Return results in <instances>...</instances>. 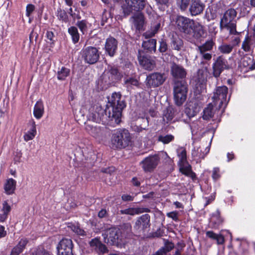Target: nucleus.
<instances>
[{
    "mask_svg": "<svg viewBox=\"0 0 255 255\" xmlns=\"http://www.w3.org/2000/svg\"><path fill=\"white\" fill-rule=\"evenodd\" d=\"M111 107L104 109L99 104L92 106L89 109V119L96 123H108L115 126L121 121L122 110L126 107V103L122 100L121 95L118 93L112 94Z\"/></svg>",
    "mask_w": 255,
    "mask_h": 255,
    "instance_id": "f257e3e1",
    "label": "nucleus"
},
{
    "mask_svg": "<svg viewBox=\"0 0 255 255\" xmlns=\"http://www.w3.org/2000/svg\"><path fill=\"white\" fill-rule=\"evenodd\" d=\"M188 92V85L184 80H176L173 85V97L175 103L181 106L185 101Z\"/></svg>",
    "mask_w": 255,
    "mask_h": 255,
    "instance_id": "f03ea898",
    "label": "nucleus"
},
{
    "mask_svg": "<svg viewBox=\"0 0 255 255\" xmlns=\"http://www.w3.org/2000/svg\"><path fill=\"white\" fill-rule=\"evenodd\" d=\"M130 140L129 133L126 129L115 130L111 139V147L113 149L126 147Z\"/></svg>",
    "mask_w": 255,
    "mask_h": 255,
    "instance_id": "7ed1b4c3",
    "label": "nucleus"
},
{
    "mask_svg": "<svg viewBox=\"0 0 255 255\" xmlns=\"http://www.w3.org/2000/svg\"><path fill=\"white\" fill-rule=\"evenodd\" d=\"M236 16L237 12L235 9L230 8L226 11L221 20V26L226 28L231 34L238 33L236 30V23L234 20Z\"/></svg>",
    "mask_w": 255,
    "mask_h": 255,
    "instance_id": "20e7f679",
    "label": "nucleus"
},
{
    "mask_svg": "<svg viewBox=\"0 0 255 255\" xmlns=\"http://www.w3.org/2000/svg\"><path fill=\"white\" fill-rule=\"evenodd\" d=\"M174 25L181 32L189 34L192 32V26L194 25V20L188 17L177 15L174 20Z\"/></svg>",
    "mask_w": 255,
    "mask_h": 255,
    "instance_id": "39448f33",
    "label": "nucleus"
},
{
    "mask_svg": "<svg viewBox=\"0 0 255 255\" xmlns=\"http://www.w3.org/2000/svg\"><path fill=\"white\" fill-rule=\"evenodd\" d=\"M81 55L85 63L94 64L99 60L100 53L97 48L94 46H87L81 51Z\"/></svg>",
    "mask_w": 255,
    "mask_h": 255,
    "instance_id": "423d86ee",
    "label": "nucleus"
},
{
    "mask_svg": "<svg viewBox=\"0 0 255 255\" xmlns=\"http://www.w3.org/2000/svg\"><path fill=\"white\" fill-rule=\"evenodd\" d=\"M122 5L125 15H129L133 11H139L143 9L145 5V0H125Z\"/></svg>",
    "mask_w": 255,
    "mask_h": 255,
    "instance_id": "0eeeda50",
    "label": "nucleus"
},
{
    "mask_svg": "<svg viewBox=\"0 0 255 255\" xmlns=\"http://www.w3.org/2000/svg\"><path fill=\"white\" fill-rule=\"evenodd\" d=\"M161 155L169 157L166 152H162L159 154L149 156L144 159L140 162L143 170L145 172L152 171L158 165L160 160V156Z\"/></svg>",
    "mask_w": 255,
    "mask_h": 255,
    "instance_id": "6e6552de",
    "label": "nucleus"
},
{
    "mask_svg": "<svg viewBox=\"0 0 255 255\" xmlns=\"http://www.w3.org/2000/svg\"><path fill=\"white\" fill-rule=\"evenodd\" d=\"M85 128L89 134L99 142L105 139L108 133V129L105 127L87 124Z\"/></svg>",
    "mask_w": 255,
    "mask_h": 255,
    "instance_id": "1a4fd4ad",
    "label": "nucleus"
},
{
    "mask_svg": "<svg viewBox=\"0 0 255 255\" xmlns=\"http://www.w3.org/2000/svg\"><path fill=\"white\" fill-rule=\"evenodd\" d=\"M228 90V88L225 86L216 88L212 97L214 106L218 105V108L220 109L223 104L227 103L226 97Z\"/></svg>",
    "mask_w": 255,
    "mask_h": 255,
    "instance_id": "9d476101",
    "label": "nucleus"
},
{
    "mask_svg": "<svg viewBox=\"0 0 255 255\" xmlns=\"http://www.w3.org/2000/svg\"><path fill=\"white\" fill-rule=\"evenodd\" d=\"M166 80L164 74L154 72L149 74L146 78V84L149 87H157L162 85Z\"/></svg>",
    "mask_w": 255,
    "mask_h": 255,
    "instance_id": "9b49d317",
    "label": "nucleus"
},
{
    "mask_svg": "<svg viewBox=\"0 0 255 255\" xmlns=\"http://www.w3.org/2000/svg\"><path fill=\"white\" fill-rule=\"evenodd\" d=\"M229 68L227 60L223 56L218 57L213 64L214 76L219 77L224 70L228 69Z\"/></svg>",
    "mask_w": 255,
    "mask_h": 255,
    "instance_id": "f8f14e48",
    "label": "nucleus"
},
{
    "mask_svg": "<svg viewBox=\"0 0 255 255\" xmlns=\"http://www.w3.org/2000/svg\"><path fill=\"white\" fill-rule=\"evenodd\" d=\"M137 58L139 64L145 70H152L155 66L154 59L142 50H138Z\"/></svg>",
    "mask_w": 255,
    "mask_h": 255,
    "instance_id": "ddd939ff",
    "label": "nucleus"
},
{
    "mask_svg": "<svg viewBox=\"0 0 255 255\" xmlns=\"http://www.w3.org/2000/svg\"><path fill=\"white\" fill-rule=\"evenodd\" d=\"M73 243L70 239H63L59 242L57 247L58 255H73Z\"/></svg>",
    "mask_w": 255,
    "mask_h": 255,
    "instance_id": "4468645a",
    "label": "nucleus"
},
{
    "mask_svg": "<svg viewBox=\"0 0 255 255\" xmlns=\"http://www.w3.org/2000/svg\"><path fill=\"white\" fill-rule=\"evenodd\" d=\"M150 217V216L145 214L137 218L133 226L134 230L138 232H143L149 228Z\"/></svg>",
    "mask_w": 255,
    "mask_h": 255,
    "instance_id": "2eb2a0df",
    "label": "nucleus"
},
{
    "mask_svg": "<svg viewBox=\"0 0 255 255\" xmlns=\"http://www.w3.org/2000/svg\"><path fill=\"white\" fill-rule=\"evenodd\" d=\"M205 7V4L201 0H191L189 12L192 16H197L203 13Z\"/></svg>",
    "mask_w": 255,
    "mask_h": 255,
    "instance_id": "dca6fc26",
    "label": "nucleus"
},
{
    "mask_svg": "<svg viewBox=\"0 0 255 255\" xmlns=\"http://www.w3.org/2000/svg\"><path fill=\"white\" fill-rule=\"evenodd\" d=\"M105 48L106 53L111 57H113L118 49V41L114 37H110L107 39Z\"/></svg>",
    "mask_w": 255,
    "mask_h": 255,
    "instance_id": "f3484780",
    "label": "nucleus"
},
{
    "mask_svg": "<svg viewBox=\"0 0 255 255\" xmlns=\"http://www.w3.org/2000/svg\"><path fill=\"white\" fill-rule=\"evenodd\" d=\"M105 242L110 245H114L118 243L119 238V230L116 228L110 229L105 234Z\"/></svg>",
    "mask_w": 255,
    "mask_h": 255,
    "instance_id": "a211bd4d",
    "label": "nucleus"
},
{
    "mask_svg": "<svg viewBox=\"0 0 255 255\" xmlns=\"http://www.w3.org/2000/svg\"><path fill=\"white\" fill-rule=\"evenodd\" d=\"M171 73L172 76L176 79H183L186 75L185 70L182 66L175 63H173L171 67Z\"/></svg>",
    "mask_w": 255,
    "mask_h": 255,
    "instance_id": "6ab92c4d",
    "label": "nucleus"
},
{
    "mask_svg": "<svg viewBox=\"0 0 255 255\" xmlns=\"http://www.w3.org/2000/svg\"><path fill=\"white\" fill-rule=\"evenodd\" d=\"M200 111V106L196 100L191 101L186 109V113L188 117L195 116Z\"/></svg>",
    "mask_w": 255,
    "mask_h": 255,
    "instance_id": "aec40b11",
    "label": "nucleus"
},
{
    "mask_svg": "<svg viewBox=\"0 0 255 255\" xmlns=\"http://www.w3.org/2000/svg\"><path fill=\"white\" fill-rule=\"evenodd\" d=\"M90 245L93 250L99 253L105 254L108 252L106 246L97 238L92 239L90 242Z\"/></svg>",
    "mask_w": 255,
    "mask_h": 255,
    "instance_id": "412c9836",
    "label": "nucleus"
},
{
    "mask_svg": "<svg viewBox=\"0 0 255 255\" xmlns=\"http://www.w3.org/2000/svg\"><path fill=\"white\" fill-rule=\"evenodd\" d=\"M120 74L117 68L111 67L108 71H105L103 75V78L106 80L108 79L109 82H113L119 79Z\"/></svg>",
    "mask_w": 255,
    "mask_h": 255,
    "instance_id": "4be33fe9",
    "label": "nucleus"
},
{
    "mask_svg": "<svg viewBox=\"0 0 255 255\" xmlns=\"http://www.w3.org/2000/svg\"><path fill=\"white\" fill-rule=\"evenodd\" d=\"M30 128L27 132H25L23 135L24 141H28L32 140L36 135V125L33 120L29 122Z\"/></svg>",
    "mask_w": 255,
    "mask_h": 255,
    "instance_id": "5701e85b",
    "label": "nucleus"
},
{
    "mask_svg": "<svg viewBox=\"0 0 255 255\" xmlns=\"http://www.w3.org/2000/svg\"><path fill=\"white\" fill-rule=\"evenodd\" d=\"M44 105L41 100L37 101L33 109V115L36 119H40L44 114Z\"/></svg>",
    "mask_w": 255,
    "mask_h": 255,
    "instance_id": "b1692460",
    "label": "nucleus"
},
{
    "mask_svg": "<svg viewBox=\"0 0 255 255\" xmlns=\"http://www.w3.org/2000/svg\"><path fill=\"white\" fill-rule=\"evenodd\" d=\"M156 40L155 39H149L142 42V46L147 52H155L156 49Z\"/></svg>",
    "mask_w": 255,
    "mask_h": 255,
    "instance_id": "393cba45",
    "label": "nucleus"
},
{
    "mask_svg": "<svg viewBox=\"0 0 255 255\" xmlns=\"http://www.w3.org/2000/svg\"><path fill=\"white\" fill-rule=\"evenodd\" d=\"M209 148L207 147L205 149V151H203L201 147H194L192 151V156L197 160H201L203 159L205 155L209 152Z\"/></svg>",
    "mask_w": 255,
    "mask_h": 255,
    "instance_id": "a878e982",
    "label": "nucleus"
},
{
    "mask_svg": "<svg viewBox=\"0 0 255 255\" xmlns=\"http://www.w3.org/2000/svg\"><path fill=\"white\" fill-rule=\"evenodd\" d=\"M134 26L137 30H141L144 23L143 15L141 13H137L132 17Z\"/></svg>",
    "mask_w": 255,
    "mask_h": 255,
    "instance_id": "bb28decb",
    "label": "nucleus"
},
{
    "mask_svg": "<svg viewBox=\"0 0 255 255\" xmlns=\"http://www.w3.org/2000/svg\"><path fill=\"white\" fill-rule=\"evenodd\" d=\"M28 242V240L26 238L21 239L17 246L12 249L11 251V255H19L25 249Z\"/></svg>",
    "mask_w": 255,
    "mask_h": 255,
    "instance_id": "cd10ccee",
    "label": "nucleus"
},
{
    "mask_svg": "<svg viewBox=\"0 0 255 255\" xmlns=\"http://www.w3.org/2000/svg\"><path fill=\"white\" fill-rule=\"evenodd\" d=\"M16 184V181L12 178L7 180L4 186L5 193L7 195L12 194L15 189Z\"/></svg>",
    "mask_w": 255,
    "mask_h": 255,
    "instance_id": "c85d7f7f",
    "label": "nucleus"
},
{
    "mask_svg": "<svg viewBox=\"0 0 255 255\" xmlns=\"http://www.w3.org/2000/svg\"><path fill=\"white\" fill-rule=\"evenodd\" d=\"M161 27L160 22H156L152 24L150 29L143 33V36L146 39H148L154 36Z\"/></svg>",
    "mask_w": 255,
    "mask_h": 255,
    "instance_id": "c756f323",
    "label": "nucleus"
},
{
    "mask_svg": "<svg viewBox=\"0 0 255 255\" xmlns=\"http://www.w3.org/2000/svg\"><path fill=\"white\" fill-rule=\"evenodd\" d=\"M207 76V69H201L198 71L197 81V84L201 85V87L203 88L206 81V78Z\"/></svg>",
    "mask_w": 255,
    "mask_h": 255,
    "instance_id": "7c9ffc66",
    "label": "nucleus"
},
{
    "mask_svg": "<svg viewBox=\"0 0 255 255\" xmlns=\"http://www.w3.org/2000/svg\"><path fill=\"white\" fill-rule=\"evenodd\" d=\"M170 47L174 50L179 51L183 47V42L178 36H173L171 39Z\"/></svg>",
    "mask_w": 255,
    "mask_h": 255,
    "instance_id": "2f4dec72",
    "label": "nucleus"
},
{
    "mask_svg": "<svg viewBox=\"0 0 255 255\" xmlns=\"http://www.w3.org/2000/svg\"><path fill=\"white\" fill-rule=\"evenodd\" d=\"M192 31H193L194 36L197 38L202 36L204 34L203 26L199 22H195L194 20V25L192 26Z\"/></svg>",
    "mask_w": 255,
    "mask_h": 255,
    "instance_id": "473e14b6",
    "label": "nucleus"
},
{
    "mask_svg": "<svg viewBox=\"0 0 255 255\" xmlns=\"http://www.w3.org/2000/svg\"><path fill=\"white\" fill-rule=\"evenodd\" d=\"M180 170L183 174L191 177L192 179L195 177V173L192 171L191 166L189 164H180Z\"/></svg>",
    "mask_w": 255,
    "mask_h": 255,
    "instance_id": "72a5a7b5",
    "label": "nucleus"
},
{
    "mask_svg": "<svg viewBox=\"0 0 255 255\" xmlns=\"http://www.w3.org/2000/svg\"><path fill=\"white\" fill-rule=\"evenodd\" d=\"M68 32L71 36L72 42L74 44L77 43L80 39L77 28L75 26H71L68 28Z\"/></svg>",
    "mask_w": 255,
    "mask_h": 255,
    "instance_id": "f704fd0d",
    "label": "nucleus"
},
{
    "mask_svg": "<svg viewBox=\"0 0 255 255\" xmlns=\"http://www.w3.org/2000/svg\"><path fill=\"white\" fill-rule=\"evenodd\" d=\"M206 236L213 240H215L218 245L223 244L225 242L224 237L221 234H216L212 231H207Z\"/></svg>",
    "mask_w": 255,
    "mask_h": 255,
    "instance_id": "c9c22d12",
    "label": "nucleus"
},
{
    "mask_svg": "<svg viewBox=\"0 0 255 255\" xmlns=\"http://www.w3.org/2000/svg\"><path fill=\"white\" fill-rule=\"evenodd\" d=\"M222 222V220L220 216V212L218 210H217L215 213L213 214L210 219V223L213 224V227L216 228Z\"/></svg>",
    "mask_w": 255,
    "mask_h": 255,
    "instance_id": "e433bc0d",
    "label": "nucleus"
},
{
    "mask_svg": "<svg viewBox=\"0 0 255 255\" xmlns=\"http://www.w3.org/2000/svg\"><path fill=\"white\" fill-rule=\"evenodd\" d=\"M234 47V45L222 43L218 47V50L222 54H228L233 51Z\"/></svg>",
    "mask_w": 255,
    "mask_h": 255,
    "instance_id": "4c0bfd02",
    "label": "nucleus"
},
{
    "mask_svg": "<svg viewBox=\"0 0 255 255\" xmlns=\"http://www.w3.org/2000/svg\"><path fill=\"white\" fill-rule=\"evenodd\" d=\"M213 107L212 104H209L207 107L203 111V118L204 120H209L213 116Z\"/></svg>",
    "mask_w": 255,
    "mask_h": 255,
    "instance_id": "58836bf2",
    "label": "nucleus"
},
{
    "mask_svg": "<svg viewBox=\"0 0 255 255\" xmlns=\"http://www.w3.org/2000/svg\"><path fill=\"white\" fill-rule=\"evenodd\" d=\"M214 44L212 40H208L204 44L198 46V50L202 52L210 51L212 49Z\"/></svg>",
    "mask_w": 255,
    "mask_h": 255,
    "instance_id": "ea45409f",
    "label": "nucleus"
},
{
    "mask_svg": "<svg viewBox=\"0 0 255 255\" xmlns=\"http://www.w3.org/2000/svg\"><path fill=\"white\" fill-rule=\"evenodd\" d=\"M177 155L179 158L180 164L186 163L187 160L186 151L183 147L177 149Z\"/></svg>",
    "mask_w": 255,
    "mask_h": 255,
    "instance_id": "a19ab883",
    "label": "nucleus"
},
{
    "mask_svg": "<svg viewBox=\"0 0 255 255\" xmlns=\"http://www.w3.org/2000/svg\"><path fill=\"white\" fill-rule=\"evenodd\" d=\"M67 228L69 230H70L74 233H76V234L80 236H84L85 235V231L81 229L80 227L78 225H75L74 224H73L72 223L68 224L67 226Z\"/></svg>",
    "mask_w": 255,
    "mask_h": 255,
    "instance_id": "79ce46f5",
    "label": "nucleus"
},
{
    "mask_svg": "<svg viewBox=\"0 0 255 255\" xmlns=\"http://www.w3.org/2000/svg\"><path fill=\"white\" fill-rule=\"evenodd\" d=\"M191 0H178L177 5L180 10L184 12L189 9Z\"/></svg>",
    "mask_w": 255,
    "mask_h": 255,
    "instance_id": "37998d69",
    "label": "nucleus"
},
{
    "mask_svg": "<svg viewBox=\"0 0 255 255\" xmlns=\"http://www.w3.org/2000/svg\"><path fill=\"white\" fill-rule=\"evenodd\" d=\"M70 70L69 69L62 67L61 70L58 72L57 78L60 80H65V78L69 75Z\"/></svg>",
    "mask_w": 255,
    "mask_h": 255,
    "instance_id": "c03bdc74",
    "label": "nucleus"
},
{
    "mask_svg": "<svg viewBox=\"0 0 255 255\" xmlns=\"http://www.w3.org/2000/svg\"><path fill=\"white\" fill-rule=\"evenodd\" d=\"M174 139V136L172 134H167L165 135H159L158 137V141L162 142L163 144H168L172 141Z\"/></svg>",
    "mask_w": 255,
    "mask_h": 255,
    "instance_id": "a18cd8bd",
    "label": "nucleus"
},
{
    "mask_svg": "<svg viewBox=\"0 0 255 255\" xmlns=\"http://www.w3.org/2000/svg\"><path fill=\"white\" fill-rule=\"evenodd\" d=\"M88 22L86 20H82L78 21L76 25L80 29L81 32L84 34L87 30Z\"/></svg>",
    "mask_w": 255,
    "mask_h": 255,
    "instance_id": "49530a36",
    "label": "nucleus"
},
{
    "mask_svg": "<svg viewBox=\"0 0 255 255\" xmlns=\"http://www.w3.org/2000/svg\"><path fill=\"white\" fill-rule=\"evenodd\" d=\"M173 118V114L171 110L167 109L164 111L163 115V120L166 123L170 122Z\"/></svg>",
    "mask_w": 255,
    "mask_h": 255,
    "instance_id": "de8ad7c7",
    "label": "nucleus"
},
{
    "mask_svg": "<svg viewBox=\"0 0 255 255\" xmlns=\"http://www.w3.org/2000/svg\"><path fill=\"white\" fill-rule=\"evenodd\" d=\"M253 59L249 56L244 57L240 60V65L244 67H248L249 68L251 66Z\"/></svg>",
    "mask_w": 255,
    "mask_h": 255,
    "instance_id": "09e8293b",
    "label": "nucleus"
},
{
    "mask_svg": "<svg viewBox=\"0 0 255 255\" xmlns=\"http://www.w3.org/2000/svg\"><path fill=\"white\" fill-rule=\"evenodd\" d=\"M125 84L126 86L128 88L133 86H138L139 82L138 80L135 78H128L125 80Z\"/></svg>",
    "mask_w": 255,
    "mask_h": 255,
    "instance_id": "8fccbe9b",
    "label": "nucleus"
},
{
    "mask_svg": "<svg viewBox=\"0 0 255 255\" xmlns=\"http://www.w3.org/2000/svg\"><path fill=\"white\" fill-rule=\"evenodd\" d=\"M251 40L248 36H247L242 43V48L245 52H249L251 50Z\"/></svg>",
    "mask_w": 255,
    "mask_h": 255,
    "instance_id": "3c124183",
    "label": "nucleus"
},
{
    "mask_svg": "<svg viewBox=\"0 0 255 255\" xmlns=\"http://www.w3.org/2000/svg\"><path fill=\"white\" fill-rule=\"evenodd\" d=\"M57 16L62 21L66 22L67 20V14L64 10L59 8L57 11Z\"/></svg>",
    "mask_w": 255,
    "mask_h": 255,
    "instance_id": "603ef678",
    "label": "nucleus"
},
{
    "mask_svg": "<svg viewBox=\"0 0 255 255\" xmlns=\"http://www.w3.org/2000/svg\"><path fill=\"white\" fill-rule=\"evenodd\" d=\"M169 0H155L158 8L161 10H163L165 7L168 5Z\"/></svg>",
    "mask_w": 255,
    "mask_h": 255,
    "instance_id": "864d4df0",
    "label": "nucleus"
},
{
    "mask_svg": "<svg viewBox=\"0 0 255 255\" xmlns=\"http://www.w3.org/2000/svg\"><path fill=\"white\" fill-rule=\"evenodd\" d=\"M159 43V51L161 53L165 52L167 49V44L166 41L163 39H161Z\"/></svg>",
    "mask_w": 255,
    "mask_h": 255,
    "instance_id": "5fc2aeb1",
    "label": "nucleus"
},
{
    "mask_svg": "<svg viewBox=\"0 0 255 255\" xmlns=\"http://www.w3.org/2000/svg\"><path fill=\"white\" fill-rule=\"evenodd\" d=\"M11 210L10 206L8 204L7 201H4L2 203V207L0 210L1 212H5L7 214H9Z\"/></svg>",
    "mask_w": 255,
    "mask_h": 255,
    "instance_id": "6e6d98bb",
    "label": "nucleus"
},
{
    "mask_svg": "<svg viewBox=\"0 0 255 255\" xmlns=\"http://www.w3.org/2000/svg\"><path fill=\"white\" fill-rule=\"evenodd\" d=\"M134 215H138L143 213H147L150 211L147 208H134Z\"/></svg>",
    "mask_w": 255,
    "mask_h": 255,
    "instance_id": "4d7b16f0",
    "label": "nucleus"
},
{
    "mask_svg": "<svg viewBox=\"0 0 255 255\" xmlns=\"http://www.w3.org/2000/svg\"><path fill=\"white\" fill-rule=\"evenodd\" d=\"M200 54L201 56L202 59L206 60V61H210L212 58V54L206 52V51H199Z\"/></svg>",
    "mask_w": 255,
    "mask_h": 255,
    "instance_id": "13d9d810",
    "label": "nucleus"
},
{
    "mask_svg": "<svg viewBox=\"0 0 255 255\" xmlns=\"http://www.w3.org/2000/svg\"><path fill=\"white\" fill-rule=\"evenodd\" d=\"M35 9V6L32 4H28L26 7V15L29 17Z\"/></svg>",
    "mask_w": 255,
    "mask_h": 255,
    "instance_id": "bf43d9fd",
    "label": "nucleus"
},
{
    "mask_svg": "<svg viewBox=\"0 0 255 255\" xmlns=\"http://www.w3.org/2000/svg\"><path fill=\"white\" fill-rule=\"evenodd\" d=\"M122 214H126L133 216L134 215V208H129L124 210H120Z\"/></svg>",
    "mask_w": 255,
    "mask_h": 255,
    "instance_id": "052dcab7",
    "label": "nucleus"
},
{
    "mask_svg": "<svg viewBox=\"0 0 255 255\" xmlns=\"http://www.w3.org/2000/svg\"><path fill=\"white\" fill-rule=\"evenodd\" d=\"M167 216L168 218H171L173 220L177 221L178 220V212L177 211H173L169 213H167Z\"/></svg>",
    "mask_w": 255,
    "mask_h": 255,
    "instance_id": "680f3d73",
    "label": "nucleus"
},
{
    "mask_svg": "<svg viewBox=\"0 0 255 255\" xmlns=\"http://www.w3.org/2000/svg\"><path fill=\"white\" fill-rule=\"evenodd\" d=\"M220 170L218 168H214L213 170L212 177L214 180H217L220 177Z\"/></svg>",
    "mask_w": 255,
    "mask_h": 255,
    "instance_id": "e2e57ef3",
    "label": "nucleus"
},
{
    "mask_svg": "<svg viewBox=\"0 0 255 255\" xmlns=\"http://www.w3.org/2000/svg\"><path fill=\"white\" fill-rule=\"evenodd\" d=\"M54 37V35L53 32L51 31H47L46 32V37L48 39H49L51 42L54 41L53 38Z\"/></svg>",
    "mask_w": 255,
    "mask_h": 255,
    "instance_id": "0e129e2a",
    "label": "nucleus"
},
{
    "mask_svg": "<svg viewBox=\"0 0 255 255\" xmlns=\"http://www.w3.org/2000/svg\"><path fill=\"white\" fill-rule=\"evenodd\" d=\"M122 199L124 201H130L133 200V197L129 195L124 194L122 195Z\"/></svg>",
    "mask_w": 255,
    "mask_h": 255,
    "instance_id": "69168bd1",
    "label": "nucleus"
},
{
    "mask_svg": "<svg viewBox=\"0 0 255 255\" xmlns=\"http://www.w3.org/2000/svg\"><path fill=\"white\" fill-rule=\"evenodd\" d=\"M8 214L5 212H1L0 213V222H4L7 218Z\"/></svg>",
    "mask_w": 255,
    "mask_h": 255,
    "instance_id": "338daca9",
    "label": "nucleus"
},
{
    "mask_svg": "<svg viewBox=\"0 0 255 255\" xmlns=\"http://www.w3.org/2000/svg\"><path fill=\"white\" fill-rule=\"evenodd\" d=\"M166 252L164 248H161L153 255H164L166 254Z\"/></svg>",
    "mask_w": 255,
    "mask_h": 255,
    "instance_id": "774afa93",
    "label": "nucleus"
}]
</instances>
